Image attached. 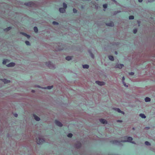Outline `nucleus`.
<instances>
[{
	"label": "nucleus",
	"mask_w": 155,
	"mask_h": 155,
	"mask_svg": "<svg viewBox=\"0 0 155 155\" xmlns=\"http://www.w3.org/2000/svg\"><path fill=\"white\" fill-rule=\"evenodd\" d=\"M124 139L123 140L121 141H119L117 140H115L112 141V143L114 144L119 145L121 142H130L132 143L135 144V142L132 141L133 138L130 137H124Z\"/></svg>",
	"instance_id": "1"
},
{
	"label": "nucleus",
	"mask_w": 155,
	"mask_h": 155,
	"mask_svg": "<svg viewBox=\"0 0 155 155\" xmlns=\"http://www.w3.org/2000/svg\"><path fill=\"white\" fill-rule=\"evenodd\" d=\"M35 141L38 145H41L45 142V140L43 137L41 135H38L35 138Z\"/></svg>",
	"instance_id": "2"
},
{
	"label": "nucleus",
	"mask_w": 155,
	"mask_h": 155,
	"mask_svg": "<svg viewBox=\"0 0 155 155\" xmlns=\"http://www.w3.org/2000/svg\"><path fill=\"white\" fill-rule=\"evenodd\" d=\"M45 64L50 69H54L55 68L54 65L51 61H48L44 62Z\"/></svg>",
	"instance_id": "3"
},
{
	"label": "nucleus",
	"mask_w": 155,
	"mask_h": 155,
	"mask_svg": "<svg viewBox=\"0 0 155 155\" xmlns=\"http://www.w3.org/2000/svg\"><path fill=\"white\" fill-rule=\"evenodd\" d=\"M124 66V65L122 64L117 63L115 66V68H119L121 69Z\"/></svg>",
	"instance_id": "4"
},
{
	"label": "nucleus",
	"mask_w": 155,
	"mask_h": 155,
	"mask_svg": "<svg viewBox=\"0 0 155 155\" xmlns=\"http://www.w3.org/2000/svg\"><path fill=\"white\" fill-rule=\"evenodd\" d=\"M112 109L118 113H120L123 114H124V112L121 110L119 108H113Z\"/></svg>",
	"instance_id": "5"
},
{
	"label": "nucleus",
	"mask_w": 155,
	"mask_h": 155,
	"mask_svg": "<svg viewBox=\"0 0 155 155\" xmlns=\"http://www.w3.org/2000/svg\"><path fill=\"white\" fill-rule=\"evenodd\" d=\"M55 123L57 126L59 127H62L63 126L62 124L58 120H55Z\"/></svg>",
	"instance_id": "6"
},
{
	"label": "nucleus",
	"mask_w": 155,
	"mask_h": 155,
	"mask_svg": "<svg viewBox=\"0 0 155 155\" xmlns=\"http://www.w3.org/2000/svg\"><path fill=\"white\" fill-rule=\"evenodd\" d=\"M95 83L98 85L100 86H103L105 85V83L103 81H96Z\"/></svg>",
	"instance_id": "7"
},
{
	"label": "nucleus",
	"mask_w": 155,
	"mask_h": 155,
	"mask_svg": "<svg viewBox=\"0 0 155 155\" xmlns=\"http://www.w3.org/2000/svg\"><path fill=\"white\" fill-rule=\"evenodd\" d=\"M15 62H12L9 63L6 65L8 67H11L15 66Z\"/></svg>",
	"instance_id": "8"
},
{
	"label": "nucleus",
	"mask_w": 155,
	"mask_h": 155,
	"mask_svg": "<svg viewBox=\"0 0 155 155\" xmlns=\"http://www.w3.org/2000/svg\"><path fill=\"white\" fill-rule=\"evenodd\" d=\"M100 122L102 124H107V121L105 119H99Z\"/></svg>",
	"instance_id": "9"
},
{
	"label": "nucleus",
	"mask_w": 155,
	"mask_h": 155,
	"mask_svg": "<svg viewBox=\"0 0 155 155\" xmlns=\"http://www.w3.org/2000/svg\"><path fill=\"white\" fill-rule=\"evenodd\" d=\"M1 80L5 84H7L10 82V81L5 79H1Z\"/></svg>",
	"instance_id": "10"
},
{
	"label": "nucleus",
	"mask_w": 155,
	"mask_h": 155,
	"mask_svg": "<svg viewBox=\"0 0 155 155\" xmlns=\"http://www.w3.org/2000/svg\"><path fill=\"white\" fill-rule=\"evenodd\" d=\"M33 116L35 119L37 121H39L40 120V118L38 117V116H37L35 114H33Z\"/></svg>",
	"instance_id": "11"
},
{
	"label": "nucleus",
	"mask_w": 155,
	"mask_h": 155,
	"mask_svg": "<svg viewBox=\"0 0 155 155\" xmlns=\"http://www.w3.org/2000/svg\"><path fill=\"white\" fill-rule=\"evenodd\" d=\"M10 61L7 59H4L3 60L2 64L5 65L7 63L9 62Z\"/></svg>",
	"instance_id": "12"
},
{
	"label": "nucleus",
	"mask_w": 155,
	"mask_h": 155,
	"mask_svg": "<svg viewBox=\"0 0 155 155\" xmlns=\"http://www.w3.org/2000/svg\"><path fill=\"white\" fill-rule=\"evenodd\" d=\"M66 9L63 8H59V12L61 13H64L65 12Z\"/></svg>",
	"instance_id": "13"
},
{
	"label": "nucleus",
	"mask_w": 155,
	"mask_h": 155,
	"mask_svg": "<svg viewBox=\"0 0 155 155\" xmlns=\"http://www.w3.org/2000/svg\"><path fill=\"white\" fill-rule=\"evenodd\" d=\"M20 34H22V35H23L25 36V37H26L28 38H29L30 37V36L29 35H28L27 34H26L25 33H23V32H20Z\"/></svg>",
	"instance_id": "14"
},
{
	"label": "nucleus",
	"mask_w": 155,
	"mask_h": 155,
	"mask_svg": "<svg viewBox=\"0 0 155 155\" xmlns=\"http://www.w3.org/2000/svg\"><path fill=\"white\" fill-rule=\"evenodd\" d=\"M106 25L109 26L113 27L114 26V25L112 22H110L109 23L106 24Z\"/></svg>",
	"instance_id": "15"
},
{
	"label": "nucleus",
	"mask_w": 155,
	"mask_h": 155,
	"mask_svg": "<svg viewBox=\"0 0 155 155\" xmlns=\"http://www.w3.org/2000/svg\"><path fill=\"white\" fill-rule=\"evenodd\" d=\"M144 100L146 102H149L151 101V99L149 97H147L145 98Z\"/></svg>",
	"instance_id": "16"
},
{
	"label": "nucleus",
	"mask_w": 155,
	"mask_h": 155,
	"mask_svg": "<svg viewBox=\"0 0 155 155\" xmlns=\"http://www.w3.org/2000/svg\"><path fill=\"white\" fill-rule=\"evenodd\" d=\"M108 57L109 60L111 61H113L114 60V57L112 55H108Z\"/></svg>",
	"instance_id": "17"
},
{
	"label": "nucleus",
	"mask_w": 155,
	"mask_h": 155,
	"mask_svg": "<svg viewBox=\"0 0 155 155\" xmlns=\"http://www.w3.org/2000/svg\"><path fill=\"white\" fill-rule=\"evenodd\" d=\"M53 87V86H48L47 87H44L43 88H42V89H51V88H52Z\"/></svg>",
	"instance_id": "18"
},
{
	"label": "nucleus",
	"mask_w": 155,
	"mask_h": 155,
	"mask_svg": "<svg viewBox=\"0 0 155 155\" xmlns=\"http://www.w3.org/2000/svg\"><path fill=\"white\" fill-rule=\"evenodd\" d=\"M12 29V27H9L6 28L4 29V31L7 32L9 31Z\"/></svg>",
	"instance_id": "19"
},
{
	"label": "nucleus",
	"mask_w": 155,
	"mask_h": 155,
	"mask_svg": "<svg viewBox=\"0 0 155 155\" xmlns=\"http://www.w3.org/2000/svg\"><path fill=\"white\" fill-rule=\"evenodd\" d=\"M139 116L142 118L145 119L146 118V116L143 114H140Z\"/></svg>",
	"instance_id": "20"
},
{
	"label": "nucleus",
	"mask_w": 155,
	"mask_h": 155,
	"mask_svg": "<svg viewBox=\"0 0 155 155\" xmlns=\"http://www.w3.org/2000/svg\"><path fill=\"white\" fill-rule=\"evenodd\" d=\"M89 53L90 54V55L91 56V57L93 59H94V55L92 53L91 51H88Z\"/></svg>",
	"instance_id": "21"
},
{
	"label": "nucleus",
	"mask_w": 155,
	"mask_h": 155,
	"mask_svg": "<svg viewBox=\"0 0 155 155\" xmlns=\"http://www.w3.org/2000/svg\"><path fill=\"white\" fill-rule=\"evenodd\" d=\"M33 3L31 2H30L28 3H25V4L27 6H32L33 5Z\"/></svg>",
	"instance_id": "22"
},
{
	"label": "nucleus",
	"mask_w": 155,
	"mask_h": 155,
	"mask_svg": "<svg viewBox=\"0 0 155 155\" xmlns=\"http://www.w3.org/2000/svg\"><path fill=\"white\" fill-rule=\"evenodd\" d=\"M89 68V65L88 64H84L83 65V68L84 69H88Z\"/></svg>",
	"instance_id": "23"
},
{
	"label": "nucleus",
	"mask_w": 155,
	"mask_h": 155,
	"mask_svg": "<svg viewBox=\"0 0 155 155\" xmlns=\"http://www.w3.org/2000/svg\"><path fill=\"white\" fill-rule=\"evenodd\" d=\"M25 42L26 45L27 46H30L31 45V44L28 41H26Z\"/></svg>",
	"instance_id": "24"
},
{
	"label": "nucleus",
	"mask_w": 155,
	"mask_h": 155,
	"mask_svg": "<svg viewBox=\"0 0 155 155\" xmlns=\"http://www.w3.org/2000/svg\"><path fill=\"white\" fill-rule=\"evenodd\" d=\"M66 59L68 61H70L72 59V58L71 56H67L66 57Z\"/></svg>",
	"instance_id": "25"
},
{
	"label": "nucleus",
	"mask_w": 155,
	"mask_h": 155,
	"mask_svg": "<svg viewBox=\"0 0 155 155\" xmlns=\"http://www.w3.org/2000/svg\"><path fill=\"white\" fill-rule=\"evenodd\" d=\"M34 30L35 33H37L38 32V28L36 27H35L34 28Z\"/></svg>",
	"instance_id": "26"
},
{
	"label": "nucleus",
	"mask_w": 155,
	"mask_h": 155,
	"mask_svg": "<svg viewBox=\"0 0 155 155\" xmlns=\"http://www.w3.org/2000/svg\"><path fill=\"white\" fill-rule=\"evenodd\" d=\"M81 144L79 142H78L77 143V144L76 145V147L78 148L81 146Z\"/></svg>",
	"instance_id": "27"
},
{
	"label": "nucleus",
	"mask_w": 155,
	"mask_h": 155,
	"mask_svg": "<svg viewBox=\"0 0 155 155\" xmlns=\"http://www.w3.org/2000/svg\"><path fill=\"white\" fill-rule=\"evenodd\" d=\"M145 145L147 146H150L151 145L150 143L147 141H145Z\"/></svg>",
	"instance_id": "28"
},
{
	"label": "nucleus",
	"mask_w": 155,
	"mask_h": 155,
	"mask_svg": "<svg viewBox=\"0 0 155 155\" xmlns=\"http://www.w3.org/2000/svg\"><path fill=\"white\" fill-rule=\"evenodd\" d=\"M63 6L64 7V8H65V9L67 8V5L65 3H63Z\"/></svg>",
	"instance_id": "29"
},
{
	"label": "nucleus",
	"mask_w": 155,
	"mask_h": 155,
	"mask_svg": "<svg viewBox=\"0 0 155 155\" xmlns=\"http://www.w3.org/2000/svg\"><path fill=\"white\" fill-rule=\"evenodd\" d=\"M52 24L54 25H58V23L55 21H53Z\"/></svg>",
	"instance_id": "30"
},
{
	"label": "nucleus",
	"mask_w": 155,
	"mask_h": 155,
	"mask_svg": "<svg viewBox=\"0 0 155 155\" xmlns=\"http://www.w3.org/2000/svg\"><path fill=\"white\" fill-rule=\"evenodd\" d=\"M67 136L68 137L71 138L72 136V134L71 133H70Z\"/></svg>",
	"instance_id": "31"
},
{
	"label": "nucleus",
	"mask_w": 155,
	"mask_h": 155,
	"mask_svg": "<svg viewBox=\"0 0 155 155\" xmlns=\"http://www.w3.org/2000/svg\"><path fill=\"white\" fill-rule=\"evenodd\" d=\"M122 83L126 87H128V86L126 84V83L124 82H123Z\"/></svg>",
	"instance_id": "32"
},
{
	"label": "nucleus",
	"mask_w": 155,
	"mask_h": 155,
	"mask_svg": "<svg viewBox=\"0 0 155 155\" xmlns=\"http://www.w3.org/2000/svg\"><path fill=\"white\" fill-rule=\"evenodd\" d=\"M134 18L133 16H130L129 17V19H133Z\"/></svg>",
	"instance_id": "33"
},
{
	"label": "nucleus",
	"mask_w": 155,
	"mask_h": 155,
	"mask_svg": "<svg viewBox=\"0 0 155 155\" xmlns=\"http://www.w3.org/2000/svg\"><path fill=\"white\" fill-rule=\"evenodd\" d=\"M73 12L74 13H76L77 12V10L75 8H73Z\"/></svg>",
	"instance_id": "34"
},
{
	"label": "nucleus",
	"mask_w": 155,
	"mask_h": 155,
	"mask_svg": "<svg viewBox=\"0 0 155 155\" xmlns=\"http://www.w3.org/2000/svg\"><path fill=\"white\" fill-rule=\"evenodd\" d=\"M137 32V29H135L133 30V32L134 34H136Z\"/></svg>",
	"instance_id": "35"
},
{
	"label": "nucleus",
	"mask_w": 155,
	"mask_h": 155,
	"mask_svg": "<svg viewBox=\"0 0 155 155\" xmlns=\"http://www.w3.org/2000/svg\"><path fill=\"white\" fill-rule=\"evenodd\" d=\"M103 8H107V5L104 4L103 5Z\"/></svg>",
	"instance_id": "36"
},
{
	"label": "nucleus",
	"mask_w": 155,
	"mask_h": 155,
	"mask_svg": "<svg viewBox=\"0 0 155 155\" xmlns=\"http://www.w3.org/2000/svg\"><path fill=\"white\" fill-rule=\"evenodd\" d=\"M129 74L130 75H133L134 74V73L133 72H131L129 73Z\"/></svg>",
	"instance_id": "37"
},
{
	"label": "nucleus",
	"mask_w": 155,
	"mask_h": 155,
	"mask_svg": "<svg viewBox=\"0 0 155 155\" xmlns=\"http://www.w3.org/2000/svg\"><path fill=\"white\" fill-rule=\"evenodd\" d=\"M125 79V78H124V76H123L122 77V83L124 82Z\"/></svg>",
	"instance_id": "38"
},
{
	"label": "nucleus",
	"mask_w": 155,
	"mask_h": 155,
	"mask_svg": "<svg viewBox=\"0 0 155 155\" xmlns=\"http://www.w3.org/2000/svg\"><path fill=\"white\" fill-rule=\"evenodd\" d=\"M150 129V127H146L144 128V129L145 130H149Z\"/></svg>",
	"instance_id": "39"
},
{
	"label": "nucleus",
	"mask_w": 155,
	"mask_h": 155,
	"mask_svg": "<svg viewBox=\"0 0 155 155\" xmlns=\"http://www.w3.org/2000/svg\"><path fill=\"white\" fill-rule=\"evenodd\" d=\"M149 2H154L155 0H147Z\"/></svg>",
	"instance_id": "40"
},
{
	"label": "nucleus",
	"mask_w": 155,
	"mask_h": 155,
	"mask_svg": "<svg viewBox=\"0 0 155 155\" xmlns=\"http://www.w3.org/2000/svg\"><path fill=\"white\" fill-rule=\"evenodd\" d=\"M117 122L122 123L123 122V121L122 120H117Z\"/></svg>",
	"instance_id": "41"
},
{
	"label": "nucleus",
	"mask_w": 155,
	"mask_h": 155,
	"mask_svg": "<svg viewBox=\"0 0 155 155\" xmlns=\"http://www.w3.org/2000/svg\"><path fill=\"white\" fill-rule=\"evenodd\" d=\"M36 87H38V88H41L42 89V87H41V86H39V85H37V86H36Z\"/></svg>",
	"instance_id": "42"
},
{
	"label": "nucleus",
	"mask_w": 155,
	"mask_h": 155,
	"mask_svg": "<svg viewBox=\"0 0 155 155\" xmlns=\"http://www.w3.org/2000/svg\"><path fill=\"white\" fill-rule=\"evenodd\" d=\"M14 115L16 117L18 116V114H14Z\"/></svg>",
	"instance_id": "43"
},
{
	"label": "nucleus",
	"mask_w": 155,
	"mask_h": 155,
	"mask_svg": "<svg viewBox=\"0 0 155 155\" xmlns=\"http://www.w3.org/2000/svg\"><path fill=\"white\" fill-rule=\"evenodd\" d=\"M143 1V0H138V2H141Z\"/></svg>",
	"instance_id": "44"
},
{
	"label": "nucleus",
	"mask_w": 155,
	"mask_h": 155,
	"mask_svg": "<svg viewBox=\"0 0 155 155\" xmlns=\"http://www.w3.org/2000/svg\"><path fill=\"white\" fill-rule=\"evenodd\" d=\"M32 92H33V93H34L35 92V91L34 90H32V91H31Z\"/></svg>",
	"instance_id": "45"
},
{
	"label": "nucleus",
	"mask_w": 155,
	"mask_h": 155,
	"mask_svg": "<svg viewBox=\"0 0 155 155\" xmlns=\"http://www.w3.org/2000/svg\"><path fill=\"white\" fill-rule=\"evenodd\" d=\"M115 54H117V52H115Z\"/></svg>",
	"instance_id": "46"
},
{
	"label": "nucleus",
	"mask_w": 155,
	"mask_h": 155,
	"mask_svg": "<svg viewBox=\"0 0 155 155\" xmlns=\"http://www.w3.org/2000/svg\"><path fill=\"white\" fill-rule=\"evenodd\" d=\"M133 130H134L135 129L134 128H134H133Z\"/></svg>",
	"instance_id": "47"
}]
</instances>
